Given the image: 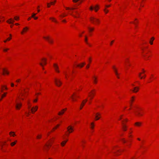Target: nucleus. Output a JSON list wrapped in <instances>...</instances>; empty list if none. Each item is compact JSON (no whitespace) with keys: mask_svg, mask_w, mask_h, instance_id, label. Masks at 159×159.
<instances>
[{"mask_svg":"<svg viewBox=\"0 0 159 159\" xmlns=\"http://www.w3.org/2000/svg\"><path fill=\"white\" fill-rule=\"evenodd\" d=\"M90 20L92 23L94 24L96 23H98L100 22V21L99 19L94 17H91L90 19Z\"/></svg>","mask_w":159,"mask_h":159,"instance_id":"obj_1","label":"nucleus"},{"mask_svg":"<svg viewBox=\"0 0 159 159\" xmlns=\"http://www.w3.org/2000/svg\"><path fill=\"white\" fill-rule=\"evenodd\" d=\"M55 83L58 86H60L62 84L60 80L57 79H55Z\"/></svg>","mask_w":159,"mask_h":159,"instance_id":"obj_2","label":"nucleus"},{"mask_svg":"<svg viewBox=\"0 0 159 159\" xmlns=\"http://www.w3.org/2000/svg\"><path fill=\"white\" fill-rule=\"evenodd\" d=\"M38 108V106H36L34 107H33L32 108H31L30 109V111H31L32 113H34L36 111H37Z\"/></svg>","mask_w":159,"mask_h":159,"instance_id":"obj_3","label":"nucleus"},{"mask_svg":"<svg viewBox=\"0 0 159 159\" xmlns=\"http://www.w3.org/2000/svg\"><path fill=\"white\" fill-rule=\"evenodd\" d=\"M67 129L69 133H72L74 130L73 127L71 126H69Z\"/></svg>","mask_w":159,"mask_h":159,"instance_id":"obj_4","label":"nucleus"},{"mask_svg":"<svg viewBox=\"0 0 159 159\" xmlns=\"http://www.w3.org/2000/svg\"><path fill=\"white\" fill-rule=\"evenodd\" d=\"M29 28L27 27H24L22 31L21 32V34H23L24 33L26 32L29 30Z\"/></svg>","mask_w":159,"mask_h":159,"instance_id":"obj_5","label":"nucleus"},{"mask_svg":"<svg viewBox=\"0 0 159 159\" xmlns=\"http://www.w3.org/2000/svg\"><path fill=\"white\" fill-rule=\"evenodd\" d=\"M71 98L72 101H76V100L75 98L76 97H79L78 96L76 95H75V93H74L71 96Z\"/></svg>","mask_w":159,"mask_h":159,"instance_id":"obj_6","label":"nucleus"},{"mask_svg":"<svg viewBox=\"0 0 159 159\" xmlns=\"http://www.w3.org/2000/svg\"><path fill=\"white\" fill-rule=\"evenodd\" d=\"M101 114L99 113H96L95 115V120H98L100 118V117Z\"/></svg>","mask_w":159,"mask_h":159,"instance_id":"obj_7","label":"nucleus"},{"mask_svg":"<svg viewBox=\"0 0 159 159\" xmlns=\"http://www.w3.org/2000/svg\"><path fill=\"white\" fill-rule=\"evenodd\" d=\"M53 66L54 67V68H55L56 71L57 72L59 73V71L58 70V66L56 64H53Z\"/></svg>","mask_w":159,"mask_h":159,"instance_id":"obj_8","label":"nucleus"},{"mask_svg":"<svg viewBox=\"0 0 159 159\" xmlns=\"http://www.w3.org/2000/svg\"><path fill=\"white\" fill-rule=\"evenodd\" d=\"M14 22V20L12 18H10L7 21V22L10 24H13Z\"/></svg>","mask_w":159,"mask_h":159,"instance_id":"obj_9","label":"nucleus"},{"mask_svg":"<svg viewBox=\"0 0 159 159\" xmlns=\"http://www.w3.org/2000/svg\"><path fill=\"white\" fill-rule=\"evenodd\" d=\"M139 89V88L138 87H136L134 88V89L132 90L133 92L134 93H136L138 91Z\"/></svg>","mask_w":159,"mask_h":159,"instance_id":"obj_10","label":"nucleus"},{"mask_svg":"<svg viewBox=\"0 0 159 159\" xmlns=\"http://www.w3.org/2000/svg\"><path fill=\"white\" fill-rule=\"evenodd\" d=\"M21 106V104H18L17 103L16 104V107L17 109H19L20 108V107Z\"/></svg>","mask_w":159,"mask_h":159,"instance_id":"obj_11","label":"nucleus"},{"mask_svg":"<svg viewBox=\"0 0 159 159\" xmlns=\"http://www.w3.org/2000/svg\"><path fill=\"white\" fill-rule=\"evenodd\" d=\"M85 64V62H83L80 64L78 65H77V66L78 67H80L81 68V67H82Z\"/></svg>","mask_w":159,"mask_h":159,"instance_id":"obj_12","label":"nucleus"},{"mask_svg":"<svg viewBox=\"0 0 159 159\" xmlns=\"http://www.w3.org/2000/svg\"><path fill=\"white\" fill-rule=\"evenodd\" d=\"M113 69L114 70V71H115V73L116 75L117 78H119V76H118V73L117 72V70H116V69L115 67L114 66H113Z\"/></svg>","mask_w":159,"mask_h":159,"instance_id":"obj_13","label":"nucleus"},{"mask_svg":"<svg viewBox=\"0 0 159 159\" xmlns=\"http://www.w3.org/2000/svg\"><path fill=\"white\" fill-rule=\"evenodd\" d=\"M66 110V109H63L61 111V112H59V113H58V114L59 115H62L64 113V111H65Z\"/></svg>","mask_w":159,"mask_h":159,"instance_id":"obj_14","label":"nucleus"},{"mask_svg":"<svg viewBox=\"0 0 159 159\" xmlns=\"http://www.w3.org/2000/svg\"><path fill=\"white\" fill-rule=\"evenodd\" d=\"M123 127L122 129L124 131H126V130L127 127L123 123H122Z\"/></svg>","mask_w":159,"mask_h":159,"instance_id":"obj_15","label":"nucleus"},{"mask_svg":"<svg viewBox=\"0 0 159 159\" xmlns=\"http://www.w3.org/2000/svg\"><path fill=\"white\" fill-rule=\"evenodd\" d=\"M94 94V93H93L92 92L91 93V95H89V96L90 97V99L91 100L93 98V96Z\"/></svg>","mask_w":159,"mask_h":159,"instance_id":"obj_16","label":"nucleus"},{"mask_svg":"<svg viewBox=\"0 0 159 159\" xmlns=\"http://www.w3.org/2000/svg\"><path fill=\"white\" fill-rule=\"evenodd\" d=\"M50 19L52 20V21H54L56 23H57V21L55 19L54 17H50Z\"/></svg>","mask_w":159,"mask_h":159,"instance_id":"obj_17","label":"nucleus"},{"mask_svg":"<svg viewBox=\"0 0 159 159\" xmlns=\"http://www.w3.org/2000/svg\"><path fill=\"white\" fill-rule=\"evenodd\" d=\"M50 19L52 20V21H54L56 23H57V21L55 19L54 17H50Z\"/></svg>","mask_w":159,"mask_h":159,"instance_id":"obj_18","label":"nucleus"},{"mask_svg":"<svg viewBox=\"0 0 159 159\" xmlns=\"http://www.w3.org/2000/svg\"><path fill=\"white\" fill-rule=\"evenodd\" d=\"M87 99H86L85 100H83L82 102V104H81V105H82L83 106H84V105L85 103H86V102H87Z\"/></svg>","mask_w":159,"mask_h":159,"instance_id":"obj_19","label":"nucleus"},{"mask_svg":"<svg viewBox=\"0 0 159 159\" xmlns=\"http://www.w3.org/2000/svg\"><path fill=\"white\" fill-rule=\"evenodd\" d=\"M3 75H4L5 73L7 74H9L7 70H6L5 69H3Z\"/></svg>","mask_w":159,"mask_h":159,"instance_id":"obj_20","label":"nucleus"},{"mask_svg":"<svg viewBox=\"0 0 159 159\" xmlns=\"http://www.w3.org/2000/svg\"><path fill=\"white\" fill-rule=\"evenodd\" d=\"M67 141V140L65 141H63L61 143V145L62 146H63L65 145V144L66 143Z\"/></svg>","mask_w":159,"mask_h":159,"instance_id":"obj_21","label":"nucleus"},{"mask_svg":"<svg viewBox=\"0 0 159 159\" xmlns=\"http://www.w3.org/2000/svg\"><path fill=\"white\" fill-rule=\"evenodd\" d=\"M141 74H142V73H140L139 74V77L141 79H142L143 78H145L146 77V75H144V76H141Z\"/></svg>","mask_w":159,"mask_h":159,"instance_id":"obj_22","label":"nucleus"},{"mask_svg":"<svg viewBox=\"0 0 159 159\" xmlns=\"http://www.w3.org/2000/svg\"><path fill=\"white\" fill-rule=\"evenodd\" d=\"M135 124L137 126H140L141 125V123L139 122H137L135 123Z\"/></svg>","mask_w":159,"mask_h":159,"instance_id":"obj_23","label":"nucleus"},{"mask_svg":"<svg viewBox=\"0 0 159 159\" xmlns=\"http://www.w3.org/2000/svg\"><path fill=\"white\" fill-rule=\"evenodd\" d=\"M3 88H4L6 90H7V88L6 87L4 86H2V89H1V92H2Z\"/></svg>","mask_w":159,"mask_h":159,"instance_id":"obj_24","label":"nucleus"},{"mask_svg":"<svg viewBox=\"0 0 159 159\" xmlns=\"http://www.w3.org/2000/svg\"><path fill=\"white\" fill-rule=\"evenodd\" d=\"M10 135L11 136H14L15 135V134L14 132H11L9 133Z\"/></svg>","mask_w":159,"mask_h":159,"instance_id":"obj_25","label":"nucleus"},{"mask_svg":"<svg viewBox=\"0 0 159 159\" xmlns=\"http://www.w3.org/2000/svg\"><path fill=\"white\" fill-rule=\"evenodd\" d=\"M88 28L89 30V32H91L93 31L94 30V29L93 28H91L89 27H88Z\"/></svg>","mask_w":159,"mask_h":159,"instance_id":"obj_26","label":"nucleus"},{"mask_svg":"<svg viewBox=\"0 0 159 159\" xmlns=\"http://www.w3.org/2000/svg\"><path fill=\"white\" fill-rule=\"evenodd\" d=\"M94 9L95 11H97L98 9V5H96L94 7Z\"/></svg>","mask_w":159,"mask_h":159,"instance_id":"obj_27","label":"nucleus"},{"mask_svg":"<svg viewBox=\"0 0 159 159\" xmlns=\"http://www.w3.org/2000/svg\"><path fill=\"white\" fill-rule=\"evenodd\" d=\"M93 82L95 84L97 83V78L95 77H93Z\"/></svg>","mask_w":159,"mask_h":159,"instance_id":"obj_28","label":"nucleus"},{"mask_svg":"<svg viewBox=\"0 0 159 159\" xmlns=\"http://www.w3.org/2000/svg\"><path fill=\"white\" fill-rule=\"evenodd\" d=\"M42 60L43 61V62L44 64L46 65V60H47L46 59H45V58H43L42 59Z\"/></svg>","mask_w":159,"mask_h":159,"instance_id":"obj_29","label":"nucleus"},{"mask_svg":"<svg viewBox=\"0 0 159 159\" xmlns=\"http://www.w3.org/2000/svg\"><path fill=\"white\" fill-rule=\"evenodd\" d=\"M7 93H4V94H2L1 96V98H3V97H4L5 96L6 94H7Z\"/></svg>","mask_w":159,"mask_h":159,"instance_id":"obj_30","label":"nucleus"},{"mask_svg":"<svg viewBox=\"0 0 159 159\" xmlns=\"http://www.w3.org/2000/svg\"><path fill=\"white\" fill-rule=\"evenodd\" d=\"M17 141H16L15 142H12V143H11V146H14V145H15L16 143V142Z\"/></svg>","mask_w":159,"mask_h":159,"instance_id":"obj_31","label":"nucleus"},{"mask_svg":"<svg viewBox=\"0 0 159 159\" xmlns=\"http://www.w3.org/2000/svg\"><path fill=\"white\" fill-rule=\"evenodd\" d=\"M36 13H33L31 16V17L34 18L35 16L36 15Z\"/></svg>","mask_w":159,"mask_h":159,"instance_id":"obj_32","label":"nucleus"},{"mask_svg":"<svg viewBox=\"0 0 159 159\" xmlns=\"http://www.w3.org/2000/svg\"><path fill=\"white\" fill-rule=\"evenodd\" d=\"M14 19L16 20H18L19 19V17L18 16H15L14 17Z\"/></svg>","mask_w":159,"mask_h":159,"instance_id":"obj_33","label":"nucleus"},{"mask_svg":"<svg viewBox=\"0 0 159 159\" xmlns=\"http://www.w3.org/2000/svg\"><path fill=\"white\" fill-rule=\"evenodd\" d=\"M136 112L137 113V115L139 116H142V114L140 113L139 112L137 111H136Z\"/></svg>","mask_w":159,"mask_h":159,"instance_id":"obj_34","label":"nucleus"},{"mask_svg":"<svg viewBox=\"0 0 159 159\" xmlns=\"http://www.w3.org/2000/svg\"><path fill=\"white\" fill-rule=\"evenodd\" d=\"M11 39H12L11 36L10 34L9 37L6 40H11ZM12 39H13V38H12Z\"/></svg>","mask_w":159,"mask_h":159,"instance_id":"obj_35","label":"nucleus"},{"mask_svg":"<svg viewBox=\"0 0 159 159\" xmlns=\"http://www.w3.org/2000/svg\"><path fill=\"white\" fill-rule=\"evenodd\" d=\"M56 2V1L55 0L53 2H50V4L51 5H54L55 3Z\"/></svg>","mask_w":159,"mask_h":159,"instance_id":"obj_36","label":"nucleus"},{"mask_svg":"<svg viewBox=\"0 0 159 159\" xmlns=\"http://www.w3.org/2000/svg\"><path fill=\"white\" fill-rule=\"evenodd\" d=\"M28 108L30 110L31 106L30 105L29 102H28Z\"/></svg>","mask_w":159,"mask_h":159,"instance_id":"obj_37","label":"nucleus"},{"mask_svg":"<svg viewBox=\"0 0 159 159\" xmlns=\"http://www.w3.org/2000/svg\"><path fill=\"white\" fill-rule=\"evenodd\" d=\"M66 9L67 10L71 9V10H73L74 9V8H70L69 7H66Z\"/></svg>","mask_w":159,"mask_h":159,"instance_id":"obj_38","label":"nucleus"},{"mask_svg":"<svg viewBox=\"0 0 159 159\" xmlns=\"http://www.w3.org/2000/svg\"><path fill=\"white\" fill-rule=\"evenodd\" d=\"M91 129H93V126H94L93 123H91Z\"/></svg>","mask_w":159,"mask_h":159,"instance_id":"obj_39","label":"nucleus"},{"mask_svg":"<svg viewBox=\"0 0 159 159\" xmlns=\"http://www.w3.org/2000/svg\"><path fill=\"white\" fill-rule=\"evenodd\" d=\"M47 7H50V3H47Z\"/></svg>","mask_w":159,"mask_h":159,"instance_id":"obj_40","label":"nucleus"},{"mask_svg":"<svg viewBox=\"0 0 159 159\" xmlns=\"http://www.w3.org/2000/svg\"><path fill=\"white\" fill-rule=\"evenodd\" d=\"M59 125H57L53 129V130H54L55 129H56L57 127H59Z\"/></svg>","mask_w":159,"mask_h":159,"instance_id":"obj_41","label":"nucleus"},{"mask_svg":"<svg viewBox=\"0 0 159 159\" xmlns=\"http://www.w3.org/2000/svg\"><path fill=\"white\" fill-rule=\"evenodd\" d=\"M66 16V15H61L60 16L62 17H64Z\"/></svg>","mask_w":159,"mask_h":159,"instance_id":"obj_42","label":"nucleus"},{"mask_svg":"<svg viewBox=\"0 0 159 159\" xmlns=\"http://www.w3.org/2000/svg\"><path fill=\"white\" fill-rule=\"evenodd\" d=\"M44 38L45 39H50V38L49 36H47V37H44Z\"/></svg>","mask_w":159,"mask_h":159,"instance_id":"obj_43","label":"nucleus"},{"mask_svg":"<svg viewBox=\"0 0 159 159\" xmlns=\"http://www.w3.org/2000/svg\"><path fill=\"white\" fill-rule=\"evenodd\" d=\"M104 11L106 13H107L108 12V10H106V9H105Z\"/></svg>","mask_w":159,"mask_h":159,"instance_id":"obj_44","label":"nucleus"},{"mask_svg":"<svg viewBox=\"0 0 159 159\" xmlns=\"http://www.w3.org/2000/svg\"><path fill=\"white\" fill-rule=\"evenodd\" d=\"M41 137V135H38L37 137V138L38 139H39Z\"/></svg>","mask_w":159,"mask_h":159,"instance_id":"obj_45","label":"nucleus"},{"mask_svg":"<svg viewBox=\"0 0 159 159\" xmlns=\"http://www.w3.org/2000/svg\"><path fill=\"white\" fill-rule=\"evenodd\" d=\"M9 49H3V51L4 52H6Z\"/></svg>","mask_w":159,"mask_h":159,"instance_id":"obj_46","label":"nucleus"},{"mask_svg":"<svg viewBox=\"0 0 159 159\" xmlns=\"http://www.w3.org/2000/svg\"><path fill=\"white\" fill-rule=\"evenodd\" d=\"M93 9V7L92 6H91L90 8V9L91 10H92Z\"/></svg>","mask_w":159,"mask_h":159,"instance_id":"obj_47","label":"nucleus"},{"mask_svg":"<svg viewBox=\"0 0 159 159\" xmlns=\"http://www.w3.org/2000/svg\"><path fill=\"white\" fill-rule=\"evenodd\" d=\"M155 38L154 37H152L150 39V40H154Z\"/></svg>","mask_w":159,"mask_h":159,"instance_id":"obj_48","label":"nucleus"},{"mask_svg":"<svg viewBox=\"0 0 159 159\" xmlns=\"http://www.w3.org/2000/svg\"><path fill=\"white\" fill-rule=\"evenodd\" d=\"M153 40H152V41H151L149 42V43H150V44H153V41H152Z\"/></svg>","mask_w":159,"mask_h":159,"instance_id":"obj_49","label":"nucleus"},{"mask_svg":"<svg viewBox=\"0 0 159 159\" xmlns=\"http://www.w3.org/2000/svg\"><path fill=\"white\" fill-rule=\"evenodd\" d=\"M89 67V64H88L87 66H86V68H88Z\"/></svg>","mask_w":159,"mask_h":159,"instance_id":"obj_50","label":"nucleus"},{"mask_svg":"<svg viewBox=\"0 0 159 159\" xmlns=\"http://www.w3.org/2000/svg\"><path fill=\"white\" fill-rule=\"evenodd\" d=\"M14 84L13 83H12L11 84V87H13L14 86Z\"/></svg>","mask_w":159,"mask_h":159,"instance_id":"obj_51","label":"nucleus"},{"mask_svg":"<svg viewBox=\"0 0 159 159\" xmlns=\"http://www.w3.org/2000/svg\"><path fill=\"white\" fill-rule=\"evenodd\" d=\"M20 81V79H18L16 80L17 82H19Z\"/></svg>","mask_w":159,"mask_h":159,"instance_id":"obj_52","label":"nucleus"},{"mask_svg":"<svg viewBox=\"0 0 159 159\" xmlns=\"http://www.w3.org/2000/svg\"><path fill=\"white\" fill-rule=\"evenodd\" d=\"M34 19L35 20H37L38 19V17H35V16H34Z\"/></svg>","mask_w":159,"mask_h":159,"instance_id":"obj_53","label":"nucleus"},{"mask_svg":"<svg viewBox=\"0 0 159 159\" xmlns=\"http://www.w3.org/2000/svg\"><path fill=\"white\" fill-rule=\"evenodd\" d=\"M110 6V5H107L106 6V7H109Z\"/></svg>","mask_w":159,"mask_h":159,"instance_id":"obj_54","label":"nucleus"},{"mask_svg":"<svg viewBox=\"0 0 159 159\" xmlns=\"http://www.w3.org/2000/svg\"><path fill=\"white\" fill-rule=\"evenodd\" d=\"M37 99H35V100H34V102H37Z\"/></svg>","mask_w":159,"mask_h":159,"instance_id":"obj_55","label":"nucleus"},{"mask_svg":"<svg viewBox=\"0 0 159 159\" xmlns=\"http://www.w3.org/2000/svg\"><path fill=\"white\" fill-rule=\"evenodd\" d=\"M83 107V106H82V105H81V106H80V109H81L82 108V107Z\"/></svg>","mask_w":159,"mask_h":159,"instance_id":"obj_56","label":"nucleus"},{"mask_svg":"<svg viewBox=\"0 0 159 159\" xmlns=\"http://www.w3.org/2000/svg\"><path fill=\"white\" fill-rule=\"evenodd\" d=\"M62 21L63 22H66V20H62Z\"/></svg>","mask_w":159,"mask_h":159,"instance_id":"obj_57","label":"nucleus"},{"mask_svg":"<svg viewBox=\"0 0 159 159\" xmlns=\"http://www.w3.org/2000/svg\"><path fill=\"white\" fill-rule=\"evenodd\" d=\"M40 64V65L41 66H43V64H42V63H40V64Z\"/></svg>","mask_w":159,"mask_h":159,"instance_id":"obj_58","label":"nucleus"},{"mask_svg":"<svg viewBox=\"0 0 159 159\" xmlns=\"http://www.w3.org/2000/svg\"><path fill=\"white\" fill-rule=\"evenodd\" d=\"M20 94H21V95L22 96H24V94L22 93H20Z\"/></svg>","mask_w":159,"mask_h":159,"instance_id":"obj_59","label":"nucleus"},{"mask_svg":"<svg viewBox=\"0 0 159 159\" xmlns=\"http://www.w3.org/2000/svg\"><path fill=\"white\" fill-rule=\"evenodd\" d=\"M31 17H29L28 19V20H30V19H31Z\"/></svg>","mask_w":159,"mask_h":159,"instance_id":"obj_60","label":"nucleus"},{"mask_svg":"<svg viewBox=\"0 0 159 159\" xmlns=\"http://www.w3.org/2000/svg\"><path fill=\"white\" fill-rule=\"evenodd\" d=\"M49 145H50L49 144L48 145L46 144V146H47V147H48V146H49Z\"/></svg>","mask_w":159,"mask_h":159,"instance_id":"obj_61","label":"nucleus"},{"mask_svg":"<svg viewBox=\"0 0 159 159\" xmlns=\"http://www.w3.org/2000/svg\"><path fill=\"white\" fill-rule=\"evenodd\" d=\"M71 15H72V16H74V17H76V16H74V15H72V14H71Z\"/></svg>","mask_w":159,"mask_h":159,"instance_id":"obj_62","label":"nucleus"},{"mask_svg":"<svg viewBox=\"0 0 159 159\" xmlns=\"http://www.w3.org/2000/svg\"><path fill=\"white\" fill-rule=\"evenodd\" d=\"M122 141L124 142V143H125L126 142L125 141V140H124L123 139V140H122Z\"/></svg>","mask_w":159,"mask_h":159,"instance_id":"obj_63","label":"nucleus"},{"mask_svg":"<svg viewBox=\"0 0 159 159\" xmlns=\"http://www.w3.org/2000/svg\"><path fill=\"white\" fill-rule=\"evenodd\" d=\"M113 42V41H111V42H110V44H111H111H112V43Z\"/></svg>","mask_w":159,"mask_h":159,"instance_id":"obj_64","label":"nucleus"}]
</instances>
